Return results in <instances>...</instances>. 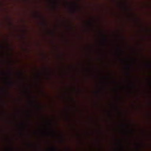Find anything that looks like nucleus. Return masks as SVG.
I'll list each match as a JSON object with an SVG mask.
<instances>
[{
  "label": "nucleus",
  "mask_w": 151,
  "mask_h": 151,
  "mask_svg": "<svg viewBox=\"0 0 151 151\" xmlns=\"http://www.w3.org/2000/svg\"><path fill=\"white\" fill-rule=\"evenodd\" d=\"M70 10L72 12H76L80 10V8L78 4L74 3L73 6H71L70 7Z\"/></svg>",
  "instance_id": "1"
},
{
  "label": "nucleus",
  "mask_w": 151,
  "mask_h": 151,
  "mask_svg": "<svg viewBox=\"0 0 151 151\" xmlns=\"http://www.w3.org/2000/svg\"><path fill=\"white\" fill-rule=\"evenodd\" d=\"M121 7L123 11H129L130 9L127 7L126 4L124 3H123L122 4L121 6Z\"/></svg>",
  "instance_id": "2"
},
{
  "label": "nucleus",
  "mask_w": 151,
  "mask_h": 151,
  "mask_svg": "<svg viewBox=\"0 0 151 151\" xmlns=\"http://www.w3.org/2000/svg\"><path fill=\"white\" fill-rule=\"evenodd\" d=\"M2 19H14L13 18H2ZM19 19H24V18H20Z\"/></svg>",
  "instance_id": "3"
},
{
  "label": "nucleus",
  "mask_w": 151,
  "mask_h": 151,
  "mask_svg": "<svg viewBox=\"0 0 151 151\" xmlns=\"http://www.w3.org/2000/svg\"><path fill=\"white\" fill-rule=\"evenodd\" d=\"M54 6H55V5L54 4Z\"/></svg>",
  "instance_id": "4"
}]
</instances>
